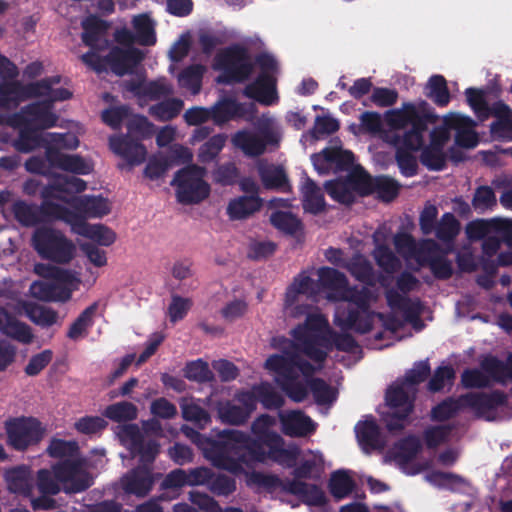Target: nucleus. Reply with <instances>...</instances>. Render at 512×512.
Returning a JSON list of instances; mask_svg holds the SVG:
<instances>
[{
  "label": "nucleus",
  "instance_id": "nucleus-1",
  "mask_svg": "<svg viewBox=\"0 0 512 512\" xmlns=\"http://www.w3.org/2000/svg\"><path fill=\"white\" fill-rule=\"evenodd\" d=\"M50 101H35L22 106L19 111L6 116L5 125L18 130L12 147L19 153H31L47 147L48 133L45 130L55 127L58 115Z\"/></svg>",
  "mask_w": 512,
  "mask_h": 512
},
{
  "label": "nucleus",
  "instance_id": "nucleus-2",
  "mask_svg": "<svg viewBox=\"0 0 512 512\" xmlns=\"http://www.w3.org/2000/svg\"><path fill=\"white\" fill-rule=\"evenodd\" d=\"M207 456L213 464L233 474L243 472V465L249 459L264 462L269 457L263 443L253 439L249 434L235 430L224 429L218 433V439L210 441Z\"/></svg>",
  "mask_w": 512,
  "mask_h": 512
},
{
  "label": "nucleus",
  "instance_id": "nucleus-3",
  "mask_svg": "<svg viewBox=\"0 0 512 512\" xmlns=\"http://www.w3.org/2000/svg\"><path fill=\"white\" fill-rule=\"evenodd\" d=\"M384 117L389 128L383 132L382 140L387 144L404 141L408 147L424 145L429 124L438 120L435 113H421L411 102H404L401 108L386 111Z\"/></svg>",
  "mask_w": 512,
  "mask_h": 512
},
{
  "label": "nucleus",
  "instance_id": "nucleus-4",
  "mask_svg": "<svg viewBox=\"0 0 512 512\" xmlns=\"http://www.w3.org/2000/svg\"><path fill=\"white\" fill-rule=\"evenodd\" d=\"M265 368L275 374L278 386L296 403L304 401L309 392L307 386L299 380V372L307 381L314 378L313 375L319 370L296 353L273 354L266 359Z\"/></svg>",
  "mask_w": 512,
  "mask_h": 512
},
{
  "label": "nucleus",
  "instance_id": "nucleus-5",
  "mask_svg": "<svg viewBox=\"0 0 512 512\" xmlns=\"http://www.w3.org/2000/svg\"><path fill=\"white\" fill-rule=\"evenodd\" d=\"M212 67L221 72L217 82L223 84L244 83L254 70L248 49L240 44L220 50L214 57Z\"/></svg>",
  "mask_w": 512,
  "mask_h": 512
},
{
  "label": "nucleus",
  "instance_id": "nucleus-6",
  "mask_svg": "<svg viewBox=\"0 0 512 512\" xmlns=\"http://www.w3.org/2000/svg\"><path fill=\"white\" fill-rule=\"evenodd\" d=\"M33 248L43 259L58 264L69 263L75 254V245L61 231L40 227L32 236Z\"/></svg>",
  "mask_w": 512,
  "mask_h": 512
},
{
  "label": "nucleus",
  "instance_id": "nucleus-7",
  "mask_svg": "<svg viewBox=\"0 0 512 512\" xmlns=\"http://www.w3.org/2000/svg\"><path fill=\"white\" fill-rule=\"evenodd\" d=\"M205 168L189 165L178 170L171 182L176 186V196L184 205L198 204L210 194V186L204 181Z\"/></svg>",
  "mask_w": 512,
  "mask_h": 512
},
{
  "label": "nucleus",
  "instance_id": "nucleus-8",
  "mask_svg": "<svg viewBox=\"0 0 512 512\" xmlns=\"http://www.w3.org/2000/svg\"><path fill=\"white\" fill-rule=\"evenodd\" d=\"M69 208L52 202L42 201L40 206L18 201L13 205L15 219L23 226L31 227L41 222L61 220L66 222Z\"/></svg>",
  "mask_w": 512,
  "mask_h": 512
},
{
  "label": "nucleus",
  "instance_id": "nucleus-9",
  "mask_svg": "<svg viewBox=\"0 0 512 512\" xmlns=\"http://www.w3.org/2000/svg\"><path fill=\"white\" fill-rule=\"evenodd\" d=\"M8 443L18 451L38 444L44 435L41 423L32 417L16 418L6 423Z\"/></svg>",
  "mask_w": 512,
  "mask_h": 512
},
{
  "label": "nucleus",
  "instance_id": "nucleus-10",
  "mask_svg": "<svg viewBox=\"0 0 512 512\" xmlns=\"http://www.w3.org/2000/svg\"><path fill=\"white\" fill-rule=\"evenodd\" d=\"M311 160L320 175H327L330 171L350 173L354 170L355 156L350 150L341 147H325L319 153L313 154Z\"/></svg>",
  "mask_w": 512,
  "mask_h": 512
},
{
  "label": "nucleus",
  "instance_id": "nucleus-11",
  "mask_svg": "<svg viewBox=\"0 0 512 512\" xmlns=\"http://www.w3.org/2000/svg\"><path fill=\"white\" fill-rule=\"evenodd\" d=\"M324 189L334 201L352 204L355 200L354 192L363 196V168H355L344 178L326 181Z\"/></svg>",
  "mask_w": 512,
  "mask_h": 512
},
{
  "label": "nucleus",
  "instance_id": "nucleus-12",
  "mask_svg": "<svg viewBox=\"0 0 512 512\" xmlns=\"http://www.w3.org/2000/svg\"><path fill=\"white\" fill-rule=\"evenodd\" d=\"M489 116L495 117L490 124V133L493 139L512 141V109L501 100L489 104L482 99V122Z\"/></svg>",
  "mask_w": 512,
  "mask_h": 512
},
{
  "label": "nucleus",
  "instance_id": "nucleus-13",
  "mask_svg": "<svg viewBox=\"0 0 512 512\" xmlns=\"http://www.w3.org/2000/svg\"><path fill=\"white\" fill-rule=\"evenodd\" d=\"M472 409L477 418H480V392H470L457 398L449 396L431 409V419L446 421L455 417L465 409Z\"/></svg>",
  "mask_w": 512,
  "mask_h": 512
},
{
  "label": "nucleus",
  "instance_id": "nucleus-14",
  "mask_svg": "<svg viewBox=\"0 0 512 512\" xmlns=\"http://www.w3.org/2000/svg\"><path fill=\"white\" fill-rule=\"evenodd\" d=\"M235 399L240 405L228 400L218 406L219 418L225 424L233 426L244 425L256 410L253 395L248 393V391H240L235 395Z\"/></svg>",
  "mask_w": 512,
  "mask_h": 512
},
{
  "label": "nucleus",
  "instance_id": "nucleus-15",
  "mask_svg": "<svg viewBox=\"0 0 512 512\" xmlns=\"http://www.w3.org/2000/svg\"><path fill=\"white\" fill-rule=\"evenodd\" d=\"M122 437L130 442V450L139 456V466L152 467L160 452V445L154 439L146 440L136 424H127L122 428Z\"/></svg>",
  "mask_w": 512,
  "mask_h": 512
},
{
  "label": "nucleus",
  "instance_id": "nucleus-16",
  "mask_svg": "<svg viewBox=\"0 0 512 512\" xmlns=\"http://www.w3.org/2000/svg\"><path fill=\"white\" fill-rule=\"evenodd\" d=\"M256 112L254 103H240L230 97H223L211 106L212 121L219 126L237 118L251 120Z\"/></svg>",
  "mask_w": 512,
  "mask_h": 512
},
{
  "label": "nucleus",
  "instance_id": "nucleus-17",
  "mask_svg": "<svg viewBox=\"0 0 512 512\" xmlns=\"http://www.w3.org/2000/svg\"><path fill=\"white\" fill-rule=\"evenodd\" d=\"M444 124L455 132V145L459 148L472 149L479 143V135L475 131L476 122L469 116L460 113H449L444 117Z\"/></svg>",
  "mask_w": 512,
  "mask_h": 512
},
{
  "label": "nucleus",
  "instance_id": "nucleus-18",
  "mask_svg": "<svg viewBox=\"0 0 512 512\" xmlns=\"http://www.w3.org/2000/svg\"><path fill=\"white\" fill-rule=\"evenodd\" d=\"M110 150L121 157L130 166H138L146 160L147 149L144 144L124 134L109 137Z\"/></svg>",
  "mask_w": 512,
  "mask_h": 512
},
{
  "label": "nucleus",
  "instance_id": "nucleus-19",
  "mask_svg": "<svg viewBox=\"0 0 512 512\" xmlns=\"http://www.w3.org/2000/svg\"><path fill=\"white\" fill-rule=\"evenodd\" d=\"M72 214L83 217L84 222L91 218H102L111 212V203L101 195L74 196L66 201Z\"/></svg>",
  "mask_w": 512,
  "mask_h": 512
},
{
  "label": "nucleus",
  "instance_id": "nucleus-20",
  "mask_svg": "<svg viewBox=\"0 0 512 512\" xmlns=\"http://www.w3.org/2000/svg\"><path fill=\"white\" fill-rule=\"evenodd\" d=\"M243 94L264 106L276 104L279 100L276 76L259 73L253 82L245 86Z\"/></svg>",
  "mask_w": 512,
  "mask_h": 512
},
{
  "label": "nucleus",
  "instance_id": "nucleus-21",
  "mask_svg": "<svg viewBox=\"0 0 512 512\" xmlns=\"http://www.w3.org/2000/svg\"><path fill=\"white\" fill-rule=\"evenodd\" d=\"M71 226L72 232L87 237L102 246H110L116 240L115 232L103 224L89 225L83 217L68 212L66 222Z\"/></svg>",
  "mask_w": 512,
  "mask_h": 512
},
{
  "label": "nucleus",
  "instance_id": "nucleus-22",
  "mask_svg": "<svg viewBox=\"0 0 512 512\" xmlns=\"http://www.w3.org/2000/svg\"><path fill=\"white\" fill-rule=\"evenodd\" d=\"M45 158L50 166L77 175H88L93 171L91 163L82 156L64 154L54 146L46 147Z\"/></svg>",
  "mask_w": 512,
  "mask_h": 512
},
{
  "label": "nucleus",
  "instance_id": "nucleus-23",
  "mask_svg": "<svg viewBox=\"0 0 512 512\" xmlns=\"http://www.w3.org/2000/svg\"><path fill=\"white\" fill-rule=\"evenodd\" d=\"M398 181L387 175L372 177L363 169V196L376 194L382 202H392L400 192Z\"/></svg>",
  "mask_w": 512,
  "mask_h": 512
},
{
  "label": "nucleus",
  "instance_id": "nucleus-24",
  "mask_svg": "<svg viewBox=\"0 0 512 512\" xmlns=\"http://www.w3.org/2000/svg\"><path fill=\"white\" fill-rule=\"evenodd\" d=\"M155 478L152 467L137 466L128 471L122 478L121 484L127 494L145 497L152 490Z\"/></svg>",
  "mask_w": 512,
  "mask_h": 512
},
{
  "label": "nucleus",
  "instance_id": "nucleus-25",
  "mask_svg": "<svg viewBox=\"0 0 512 512\" xmlns=\"http://www.w3.org/2000/svg\"><path fill=\"white\" fill-rule=\"evenodd\" d=\"M281 431L289 437H305L315 432L316 424L300 410L279 412Z\"/></svg>",
  "mask_w": 512,
  "mask_h": 512
},
{
  "label": "nucleus",
  "instance_id": "nucleus-26",
  "mask_svg": "<svg viewBox=\"0 0 512 512\" xmlns=\"http://www.w3.org/2000/svg\"><path fill=\"white\" fill-rule=\"evenodd\" d=\"M142 61V54L136 48L122 49L114 47L106 55V63L118 76L131 73L133 69Z\"/></svg>",
  "mask_w": 512,
  "mask_h": 512
},
{
  "label": "nucleus",
  "instance_id": "nucleus-27",
  "mask_svg": "<svg viewBox=\"0 0 512 512\" xmlns=\"http://www.w3.org/2000/svg\"><path fill=\"white\" fill-rule=\"evenodd\" d=\"M318 287L320 291H326L327 297L330 300L338 301L339 294L348 285V279L343 272L339 270L324 266L317 270Z\"/></svg>",
  "mask_w": 512,
  "mask_h": 512
},
{
  "label": "nucleus",
  "instance_id": "nucleus-28",
  "mask_svg": "<svg viewBox=\"0 0 512 512\" xmlns=\"http://www.w3.org/2000/svg\"><path fill=\"white\" fill-rule=\"evenodd\" d=\"M415 399V390L413 388L409 389L398 380L385 393V401L390 409L406 413L414 411Z\"/></svg>",
  "mask_w": 512,
  "mask_h": 512
},
{
  "label": "nucleus",
  "instance_id": "nucleus-29",
  "mask_svg": "<svg viewBox=\"0 0 512 512\" xmlns=\"http://www.w3.org/2000/svg\"><path fill=\"white\" fill-rule=\"evenodd\" d=\"M287 494L297 496L308 506L320 507L327 503L325 492L317 484L291 480L286 487Z\"/></svg>",
  "mask_w": 512,
  "mask_h": 512
},
{
  "label": "nucleus",
  "instance_id": "nucleus-30",
  "mask_svg": "<svg viewBox=\"0 0 512 512\" xmlns=\"http://www.w3.org/2000/svg\"><path fill=\"white\" fill-rule=\"evenodd\" d=\"M263 206L259 195H242L231 199L227 206L230 220H244L258 212Z\"/></svg>",
  "mask_w": 512,
  "mask_h": 512
},
{
  "label": "nucleus",
  "instance_id": "nucleus-31",
  "mask_svg": "<svg viewBox=\"0 0 512 512\" xmlns=\"http://www.w3.org/2000/svg\"><path fill=\"white\" fill-rule=\"evenodd\" d=\"M422 451V443L418 436L410 434L399 439L392 447V458L400 466H405L414 460Z\"/></svg>",
  "mask_w": 512,
  "mask_h": 512
},
{
  "label": "nucleus",
  "instance_id": "nucleus-32",
  "mask_svg": "<svg viewBox=\"0 0 512 512\" xmlns=\"http://www.w3.org/2000/svg\"><path fill=\"white\" fill-rule=\"evenodd\" d=\"M319 344L327 349V351H332L335 348L338 351L353 353L359 348L357 341L352 335L340 333L331 328L319 334Z\"/></svg>",
  "mask_w": 512,
  "mask_h": 512
},
{
  "label": "nucleus",
  "instance_id": "nucleus-33",
  "mask_svg": "<svg viewBox=\"0 0 512 512\" xmlns=\"http://www.w3.org/2000/svg\"><path fill=\"white\" fill-rule=\"evenodd\" d=\"M32 295L46 302H66L71 298V290L60 283L37 281L31 285Z\"/></svg>",
  "mask_w": 512,
  "mask_h": 512
},
{
  "label": "nucleus",
  "instance_id": "nucleus-34",
  "mask_svg": "<svg viewBox=\"0 0 512 512\" xmlns=\"http://www.w3.org/2000/svg\"><path fill=\"white\" fill-rule=\"evenodd\" d=\"M267 142V140L248 130H240L232 137L233 145L250 157L262 155L266 150Z\"/></svg>",
  "mask_w": 512,
  "mask_h": 512
},
{
  "label": "nucleus",
  "instance_id": "nucleus-35",
  "mask_svg": "<svg viewBox=\"0 0 512 512\" xmlns=\"http://www.w3.org/2000/svg\"><path fill=\"white\" fill-rule=\"evenodd\" d=\"M488 372L497 382L506 384L512 381V353L505 361L494 356H482V372ZM512 394V388L510 389Z\"/></svg>",
  "mask_w": 512,
  "mask_h": 512
},
{
  "label": "nucleus",
  "instance_id": "nucleus-36",
  "mask_svg": "<svg viewBox=\"0 0 512 512\" xmlns=\"http://www.w3.org/2000/svg\"><path fill=\"white\" fill-rule=\"evenodd\" d=\"M269 458L275 462L285 465L289 468L296 465V461L300 455V449L297 446L284 447V439L280 436H273L270 439Z\"/></svg>",
  "mask_w": 512,
  "mask_h": 512
},
{
  "label": "nucleus",
  "instance_id": "nucleus-37",
  "mask_svg": "<svg viewBox=\"0 0 512 512\" xmlns=\"http://www.w3.org/2000/svg\"><path fill=\"white\" fill-rule=\"evenodd\" d=\"M248 393L253 395L256 406L260 402L268 410L280 409L285 403L283 396L269 382L254 385Z\"/></svg>",
  "mask_w": 512,
  "mask_h": 512
},
{
  "label": "nucleus",
  "instance_id": "nucleus-38",
  "mask_svg": "<svg viewBox=\"0 0 512 512\" xmlns=\"http://www.w3.org/2000/svg\"><path fill=\"white\" fill-rule=\"evenodd\" d=\"M302 194V206L305 212L317 215L325 210L324 195L320 187L312 179H306Z\"/></svg>",
  "mask_w": 512,
  "mask_h": 512
},
{
  "label": "nucleus",
  "instance_id": "nucleus-39",
  "mask_svg": "<svg viewBox=\"0 0 512 512\" xmlns=\"http://www.w3.org/2000/svg\"><path fill=\"white\" fill-rule=\"evenodd\" d=\"M391 145L396 149L395 159L400 172L406 177L416 175L418 171V164L417 159L412 152L421 150L423 145H419L418 147H408L404 141Z\"/></svg>",
  "mask_w": 512,
  "mask_h": 512
},
{
  "label": "nucleus",
  "instance_id": "nucleus-40",
  "mask_svg": "<svg viewBox=\"0 0 512 512\" xmlns=\"http://www.w3.org/2000/svg\"><path fill=\"white\" fill-rule=\"evenodd\" d=\"M318 293V282H315L310 276L301 273L288 286L285 293V303L287 306H291L296 302L299 294L315 296Z\"/></svg>",
  "mask_w": 512,
  "mask_h": 512
},
{
  "label": "nucleus",
  "instance_id": "nucleus-41",
  "mask_svg": "<svg viewBox=\"0 0 512 512\" xmlns=\"http://www.w3.org/2000/svg\"><path fill=\"white\" fill-rule=\"evenodd\" d=\"M23 83L14 80H3L0 83V109L17 108L25 100Z\"/></svg>",
  "mask_w": 512,
  "mask_h": 512
},
{
  "label": "nucleus",
  "instance_id": "nucleus-42",
  "mask_svg": "<svg viewBox=\"0 0 512 512\" xmlns=\"http://www.w3.org/2000/svg\"><path fill=\"white\" fill-rule=\"evenodd\" d=\"M356 436L359 442L371 449L381 446V432L375 419L370 416L364 421H359L355 426Z\"/></svg>",
  "mask_w": 512,
  "mask_h": 512
},
{
  "label": "nucleus",
  "instance_id": "nucleus-43",
  "mask_svg": "<svg viewBox=\"0 0 512 512\" xmlns=\"http://www.w3.org/2000/svg\"><path fill=\"white\" fill-rule=\"evenodd\" d=\"M460 222L453 213L447 212L442 215L434 230L438 240L447 245L448 251L452 250L454 240L460 232Z\"/></svg>",
  "mask_w": 512,
  "mask_h": 512
},
{
  "label": "nucleus",
  "instance_id": "nucleus-44",
  "mask_svg": "<svg viewBox=\"0 0 512 512\" xmlns=\"http://www.w3.org/2000/svg\"><path fill=\"white\" fill-rule=\"evenodd\" d=\"M8 489L23 496H29L32 492V479L30 471L24 467L19 466L9 470L6 474Z\"/></svg>",
  "mask_w": 512,
  "mask_h": 512
},
{
  "label": "nucleus",
  "instance_id": "nucleus-45",
  "mask_svg": "<svg viewBox=\"0 0 512 512\" xmlns=\"http://www.w3.org/2000/svg\"><path fill=\"white\" fill-rule=\"evenodd\" d=\"M425 95L439 107H446L450 102L447 81L442 75H432L426 84Z\"/></svg>",
  "mask_w": 512,
  "mask_h": 512
},
{
  "label": "nucleus",
  "instance_id": "nucleus-46",
  "mask_svg": "<svg viewBox=\"0 0 512 512\" xmlns=\"http://www.w3.org/2000/svg\"><path fill=\"white\" fill-rule=\"evenodd\" d=\"M82 27V42L86 46L96 49L98 47V42L106 32L107 23L96 16H90L82 22Z\"/></svg>",
  "mask_w": 512,
  "mask_h": 512
},
{
  "label": "nucleus",
  "instance_id": "nucleus-47",
  "mask_svg": "<svg viewBox=\"0 0 512 512\" xmlns=\"http://www.w3.org/2000/svg\"><path fill=\"white\" fill-rule=\"evenodd\" d=\"M355 481L345 470H337L331 474L328 488L331 495L341 500L349 496L355 488Z\"/></svg>",
  "mask_w": 512,
  "mask_h": 512
},
{
  "label": "nucleus",
  "instance_id": "nucleus-48",
  "mask_svg": "<svg viewBox=\"0 0 512 512\" xmlns=\"http://www.w3.org/2000/svg\"><path fill=\"white\" fill-rule=\"evenodd\" d=\"M98 302H93L86 307L70 325L67 337L71 340H77L82 337L87 330L94 324V316L98 310Z\"/></svg>",
  "mask_w": 512,
  "mask_h": 512
},
{
  "label": "nucleus",
  "instance_id": "nucleus-49",
  "mask_svg": "<svg viewBox=\"0 0 512 512\" xmlns=\"http://www.w3.org/2000/svg\"><path fill=\"white\" fill-rule=\"evenodd\" d=\"M136 41L143 46L156 43L155 23L148 14H140L133 19Z\"/></svg>",
  "mask_w": 512,
  "mask_h": 512
},
{
  "label": "nucleus",
  "instance_id": "nucleus-50",
  "mask_svg": "<svg viewBox=\"0 0 512 512\" xmlns=\"http://www.w3.org/2000/svg\"><path fill=\"white\" fill-rule=\"evenodd\" d=\"M206 67L202 64H192L184 68L178 75L179 86L189 89L193 94L199 93Z\"/></svg>",
  "mask_w": 512,
  "mask_h": 512
},
{
  "label": "nucleus",
  "instance_id": "nucleus-51",
  "mask_svg": "<svg viewBox=\"0 0 512 512\" xmlns=\"http://www.w3.org/2000/svg\"><path fill=\"white\" fill-rule=\"evenodd\" d=\"M372 326L373 314L370 312V308L366 311L350 309L346 319L342 323L343 328L354 330L360 334L370 332Z\"/></svg>",
  "mask_w": 512,
  "mask_h": 512
},
{
  "label": "nucleus",
  "instance_id": "nucleus-52",
  "mask_svg": "<svg viewBox=\"0 0 512 512\" xmlns=\"http://www.w3.org/2000/svg\"><path fill=\"white\" fill-rule=\"evenodd\" d=\"M271 224L287 235H295L303 228L301 220L290 211H275L270 216Z\"/></svg>",
  "mask_w": 512,
  "mask_h": 512
},
{
  "label": "nucleus",
  "instance_id": "nucleus-53",
  "mask_svg": "<svg viewBox=\"0 0 512 512\" xmlns=\"http://www.w3.org/2000/svg\"><path fill=\"white\" fill-rule=\"evenodd\" d=\"M227 141V135L224 133L213 135L204 142L198 150V161L202 164L213 162L223 150Z\"/></svg>",
  "mask_w": 512,
  "mask_h": 512
},
{
  "label": "nucleus",
  "instance_id": "nucleus-54",
  "mask_svg": "<svg viewBox=\"0 0 512 512\" xmlns=\"http://www.w3.org/2000/svg\"><path fill=\"white\" fill-rule=\"evenodd\" d=\"M305 385L318 405H330L337 398V391L322 378H310Z\"/></svg>",
  "mask_w": 512,
  "mask_h": 512
},
{
  "label": "nucleus",
  "instance_id": "nucleus-55",
  "mask_svg": "<svg viewBox=\"0 0 512 512\" xmlns=\"http://www.w3.org/2000/svg\"><path fill=\"white\" fill-rule=\"evenodd\" d=\"M137 415L138 410L136 405L128 401L108 405L103 411L104 417L117 423L132 421L137 418Z\"/></svg>",
  "mask_w": 512,
  "mask_h": 512
},
{
  "label": "nucleus",
  "instance_id": "nucleus-56",
  "mask_svg": "<svg viewBox=\"0 0 512 512\" xmlns=\"http://www.w3.org/2000/svg\"><path fill=\"white\" fill-rule=\"evenodd\" d=\"M431 373V367L428 359L417 361L413 364V367L405 373L403 379L398 381L408 387L414 389L415 393L418 392V386L426 381Z\"/></svg>",
  "mask_w": 512,
  "mask_h": 512
},
{
  "label": "nucleus",
  "instance_id": "nucleus-57",
  "mask_svg": "<svg viewBox=\"0 0 512 512\" xmlns=\"http://www.w3.org/2000/svg\"><path fill=\"white\" fill-rule=\"evenodd\" d=\"M376 264L387 274L395 273L401 262L386 244H379L373 251Z\"/></svg>",
  "mask_w": 512,
  "mask_h": 512
},
{
  "label": "nucleus",
  "instance_id": "nucleus-58",
  "mask_svg": "<svg viewBox=\"0 0 512 512\" xmlns=\"http://www.w3.org/2000/svg\"><path fill=\"white\" fill-rule=\"evenodd\" d=\"M126 136L143 141L153 135V124L143 115H133L126 123Z\"/></svg>",
  "mask_w": 512,
  "mask_h": 512
},
{
  "label": "nucleus",
  "instance_id": "nucleus-59",
  "mask_svg": "<svg viewBox=\"0 0 512 512\" xmlns=\"http://www.w3.org/2000/svg\"><path fill=\"white\" fill-rule=\"evenodd\" d=\"M183 371L184 377L190 381L207 383L214 380V374L208 363L202 359L187 362Z\"/></svg>",
  "mask_w": 512,
  "mask_h": 512
},
{
  "label": "nucleus",
  "instance_id": "nucleus-60",
  "mask_svg": "<svg viewBox=\"0 0 512 512\" xmlns=\"http://www.w3.org/2000/svg\"><path fill=\"white\" fill-rule=\"evenodd\" d=\"M273 425H275L274 417L268 414H261L252 422L251 432L256 439L265 444V446H268L273 436H280L277 432L270 430Z\"/></svg>",
  "mask_w": 512,
  "mask_h": 512
},
{
  "label": "nucleus",
  "instance_id": "nucleus-61",
  "mask_svg": "<svg viewBox=\"0 0 512 512\" xmlns=\"http://www.w3.org/2000/svg\"><path fill=\"white\" fill-rule=\"evenodd\" d=\"M183 101L170 98L150 107V113L161 121H170L177 117L183 108Z\"/></svg>",
  "mask_w": 512,
  "mask_h": 512
},
{
  "label": "nucleus",
  "instance_id": "nucleus-62",
  "mask_svg": "<svg viewBox=\"0 0 512 512\" xmlns=\"http://www.w3.org/2000/svg\"><path fill=\"white\" fill-rule=\"evenodd\" d=\"M455 378L456 372L451 365H441L435 369L427 388L432 393L440 392L446 385L452 386Z\"/></svg>",
  "mask_w": 512,
  "mask_h": 512
},
{
  "label": "nucleus",
  "instance_id": "nucleus-63",
  "mask_svg": "<svg viewBox=\"0 0 512 512\" xmlns=\"http://www.w3.org/2000/svg\"><path fill=\"white\" fill-rule=\"evenodd\" d=\"M261 181L267 189H283L288 186V177L280 166H269L259 171Z\"/></svg>",
  "mask_w": 512,
  "mask_h": 512
},
{
  "label": "nucleus",
  "instance_id": "nucleus-64",
  "mask_svg": "<svg viewBox=\"0 0 512 512\" xmlns=\"http://www.w3.org/2000/svg\"><path fill=\"white\" fill-rule=\"evenodd\" d=\"M350 274L359 282L371 285L374 282V270L371 263L362 256L354 257L347 265Z\"/></svg>",
  "mask_w": 512,
  "mask_h": 512
}]
</instances>
